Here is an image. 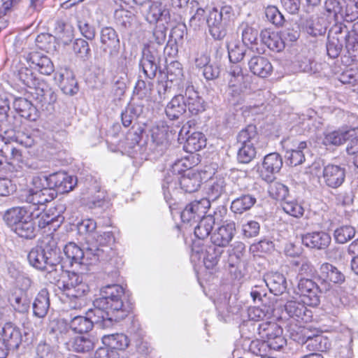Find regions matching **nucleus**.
<instances>
[{"mask_svg": "<svg viewBox=\"0 0 358 358\" xmlns=\"http://www.w3.org/2000/svg\"><path fill=\"white\" fill-rule=\"evenodd\" d=\"M258 134L256 127L252 124L248 125L243 129L237 136V141L240 145H252L257 143Z\"/></svg>", "mask_w": 358, "mask_h": 358, "instance_id": "nucleus-50", "label": "nucleus"}, {"mask_svg": "<svg viewBox=\"0 0 358 358\" xmlns=\"http://www.w3.org/2000/svg\"><path fill=\"white\" fill-rule=\"evenodd\" d=\"M229 87L231 90L233 96L238 95L241 92V83L243 80V74L241 67L238 65H233L229 71Z\"/></svg>", "mask_w": 358, "mask_h": 358, "instance_id": "nucleus-41", "label": "nucleus"}, {"mask_svg": "<svg viewBox=\"0 0 358 358\" xmlns=\"http://www.w3.org/2000/svg\"><path fill=\"white\" fill-rule=\"evenodd\" d=\"M241 31L242 41L245 45L256 43L258 37V31L248 23H242L239 27Z\"/></svg>", "mask_w": 358, "mask_h": 358, "instance_id": "nucleus-57", "label": "nucleus"}, {"mask_svg": "<svg viewBox=\"0 0 358 358\" xmlns=\"http://www.w3.org/2000/svg\"><path fill=\"white\" fill-rule=\"evenodd\" d=\"M102 50L110 60L115 59L120 49V41L116 31L111 27H103L100 34Z\"/></svg>", "mask_w": 358, "mask_h": 358, "instance_id": "nucleus-9", "label": "nucleus"}, {"mask_svg": "<svg viewBox=\"0 0 358 358\" xmlns=\"http://www.w3.org/2000/svg\"><path fill=\"white\" fill-rule=\"evenodd\" d=\"M0 339L14 350L21 344L22 334L19 328L11 323H6L3 327Z\"/></svg>", "mask_w": 358, "mask_h": 358, "instance_id": "nucleus-26", "label": "nucleus"}, {"mask_svg": "<svg viewBox=\"0 0 358 358\" xmlns=\"http://www.w3.org/2000/svg\"><path fill=\"white\" fill-rule=\"evenodd\" d=\"M282 210L288 215L294 217H301L303 215L304 208L296 201L286 200L282 203Z\"/></svg>", "mask_w": 358, "mask_h": 358, "instance_id": "nucleus-60", "label": "nucleus"}, {"mask_svg": "<svg viewBox=\"0 0 358 358\" xmlns=\"http://www.w3.org/2000/svg\"><path fill=\"white\" fill-rule=\"evenodd\" d=\"M50 308V294L47 289H42L36 296L33 302L34 315L43 318Z\"/></svg>", "mask_w": 358, "mask_h": 358, "instance_id": "nucleus-30", "label": "nucleus"}, {"mask_svg": "<svg viewBox=\"0 0 358 358\" xmlns=\"http://www.w3.org/2000/svg\"><path fill=\"white\" fill-rule=\"evenodd\" d=\"M264 282L270 292L275 295L284 293L287 289L285 277L278 272H271L264 276Z\"/></svg>", "mask_w": 358, "mask_h": 358, "instance_id": "nucleus-27", "label": "nucleus"}, {"mask_svg": "<svg viewBox=\"0 0 358 358\" xmlns=\"http://www.w3.org/2000/svg\"><path fill=\"white\" fill-rule=\"evenodd\" d=\"M73 50L76 56L83 61L91 57V50L87 41L83 38L76 39L73 44Z\"/></svg>", "mask_w": 358, "mask_h": 358, "instance_id": "nucleus-58", "label": "nucleus"}, {"mask_svg": "<svg viewBox=\"0 0 358 358\" xmlns=\"http://www.w3.org/2000/svg\"><path fill=\"white\" fill-rule=\"evenodd\" d=\"M13 108L22 117L29 120H35L36 108L24 98H17L13 101Z\"/></svg>", "mask_w": 358, "mask_h": 358, "instance_id": "nucleus-45", "label": "nucleus"}, {"mask_svg": "<svg viewBox=\"0 0 358 358\" xmlns=\"http://www.w3.org/2000/svg\"><path fill=\"white\" fill-rule=\"evenodd\" d=\"M96 299L94 301V308L87 312L89 317H92L93 324H96L103 328L110 327L113 322H117L125 317V314L117 315L112 313L108 307H99L96 304Z\"/></svg>", "mask_w": 358, "mask_h": 358, "instance_id": "nucleus-10", "label": "nucleus"}, {"mask_svg": "<svg viewBox=\"0 0 358 358\" xmlns=\"http://www.w3.org/2000/svg\"><path fill=\"white\" fill-rule=\"evenodd\" d=\"M236 233L234 221H226L210 236L211 242L219 247H226L232 241Z\"/></svg>", "mask_w": 358, "mask_h": 358, "instance_id": "nucleus-15", "label": "nucleus"}, {"mask_svg": "<svg viewBox=\"0 0 358 358\" xmlns=\"http://www.w3.org/2000/svg\"><path fill=\"white\" fill-rule=\"evenodd\" d=\"M186 110L185 96L183 94H178L168 103L165 112L170 120H176L184 114Z\"/></svg>", "mask_w": 358, "mask_h": 358, "instance_id": "nucleus-31", "label": "nucleus"}, {"mask_svg": "<svg viewBox=\"0 0 358 358\" xmlns=\"http://www.w3.org/2000/svg\"><path fill=\"white\" fill-rule=\"evenodd\" d=\"M206 145V139L201 132H194L186 139L184 149L187 152L194 153L201 150Z\"/></svg>", "mask_w": 358, "mask_h": 358, "instance_id": "nucleus-49", "label": "nucleus"}, {"mask_svg": "<svg viewBox=\"0 0 358 358\" xmlns=\"http://www.w3.org/2000/svg\"><path fill=\"white\" fill-rule=\"evenodd\" d=\"M96 339L92 336H78L74 337L69 343V347L74 352L85 353L92 350Z\"/></svg>", "mask_w": 358, "mask_h": 358, "instance_id": "nucleus-35", "label": "nucleus"}, {"mask_svg": "<svg viewBox=\"0 0 358 358\" xmlns=\"http://www.w3.org/2000/svg\"><path fill=\"white\" fill-rule=\"evenodd\" d=\"M317 278L324 292L329 291L333 285L341 284L345 281V275L329 263H324L320 266Z\"/></svg>", "mask_w": 358, "mask_h": 358, "instance_id": "nucleus-7", "label": "nucleus"}, {"mask_svg": "<svg viewBox=\"0 0 358 358\" xmlns=\"http://www.w3.org/2000/svg\"><path fill=\"white\" fill-rule=\"evenodd\" d=\"M169 15V10L163 8L162 3H152L146 14V20L150 23H156L159 20H166Z\"/></svg>", "mask_w": 358, "mask_h": 358, "instance_id": "nucleus-54", "label": "nucleus"}, {"mask_svg": "<svg viewBox=\"0 0 358 358\" xmlns=\"http://www.w3.org/2000/svg\"><path fill=\"white\" fill-rule=\"evenodd\" d=\"M356 231L351 225H342L336 228L334 232L335 241L338 244H344L354 238Z\"/></svg>", "mask_w": 358, "mask_h": 358, "instance_id": "nucleus-55", "label": "nucleus"}, {"mask_svg": "<svg viewBox=\"0 0 358 358\" xmlns=\"http://www.w3.org/2000/svg\"><path fill=\"white\" fill-rule=\"evenodd\" d=\"M22 196L27 203L31 204L29 209L39 211L44 210L43 207L45 204L56 197V192L47 186L41 189H27L24 191Z\"/></svg>", "mask_w": 358, "mask_h": 358, "instance_id": "nucleus-6", "label": "nucleus"}, {"mask_svg": "<svg viewBox=\"0 0 358 358\" xmlns=\"http://www.w3.org/2000/svg\"><path fill=\"white\" fill-rule=\"evenodd\" d=\"M201 183L199 173L189 171L180 176V188L185 192L192 193L198 190Z\"/></svg>", "mask_w": 358, "mask_h": 358, "instance_id": "nucleus-36", "label": "nucleus"}, {"mask_svg": "<svg viewBox=\"0 0 358 358\" xmlns=\"http://www.w3.org/2000/svg\"><path fill=\"white\" fill-rule=\"evenodd\" d=\"M46 180L47 186L54 189L56 195L57 193L64 194L72 191L78 182L76 176L62 171L49 175Z\"/></svg>", "mask_w": 358, "mask_h": 358, "instance_id": "nucleus-8", "label": "nucleus"}, {"mask_svg": "<svg viewBox=\"0 0 358 358\" xmlns=\"http://www.w3.org/2000/svg\"><path fill=\"white\" fill-rule=\"evenodd\" d=\"M331 236L324 231L308 233L302 236V243L308 248L324 250L331 243Z\"/></svg>", "mask_w": 358, "mask_h": 358, "instance_id": "nucleus-20", "label": "nucleus"}, {"mask_svg": "<svg viewBox=\"0 0 358 358\" xmlns=\"http://www.w3.org/2000/svg\"><path fill=\"white\" fill-rule=\"evenodd\" d=\"M62 91L68 95L76 94L78 92V83L75 79L73 73L67 69L59 73L57 78Z\"/></svg>", "mask_w": 358, "mask_h": 358, "instance_id": "nucleus-29", "label": "nucleus"}, {"mask_svg": "<svg viewBox=\"0 0 358 358\" xmlns=\"http://www.w3.org/2000/svg\"><path fill=\"white\" fill-rule=\"evenodd\" d=\"M59 210L57 214L53 212L50 213L44 212L43 210L36 211L31 210V209H29V211H31L32 219H36L38 220V226L39 228L43 229L47 226L51 225L53 229L55 230L64 221V217L61 214L64 210V207L63 206H59Z\"/></svg>", "mask_w": 358, "mask_h": 358, "instance_id": "nucleus-14", "label": "nucleus"}, {"mask_svg": "<svg viewBox=\"0 0 358 358\" xmlns=\"http://www.w3.org/2000/svg\"><path fill=\"white\" fill-rule=\"evenodd\" d=\"M305 304L306 303L303 301H288L285 305V310L290 317L307 322L311 317V312Z\"/></svg>", "mask_w": 358, "mask_h": 358, "instance_id": "nucleus-25", "label": "nucleus"}, {"mask_svg": "<svg viewBox=\"0 0 358 358\" xmlns=\"http://www.w3.org/2000/svg\"><path fill=\"white\" fill-rule=\"evenodd\" d=\"M12 230L20 237L26 239H31L36 236L35 223L31 216H29L27 219L24 220L20 223H18V224H17Z\"/></svg>", "mask_w": 358, "mask_h": 358, "instance_id": "nucleus-52", "label": "nucleus"}, {"mask_svg": "<svg viewBox=\"0 0 358 358\" xmlns=\"http://www.w3.org/2000/svg\"><path fill=\"white\" fill-rule=\"evenodd\" d=\"M250 71L260 78L269 76L273 71V66L269 60L262 56H255L248 62Z\"/></svg>", "mask_w": 358, "mask_h": 358, "instance_id": "nucleus-23", "label": "nucleus"}, {"mask_svg": "<svg viewBox=\"0 0 358 358\" xmlns=\"http://www.w3.org/2000/svg\"><path fill=\"white\" fill-rule=\"evenodd\" d=\"M282 166V159L277 152H272L265 156L262 168L261 169V176L266 182H272L273 175L280 171Z\"/></svg>", "mask_w": 358, "mask_h": 358, "instance_id": "nucleus-17", "label": "nucleus"}, {"mask_svg": "<svg viewBox=\"0 0 358 358\" xmlns=\"http://www.w3.org/2000/svg\"><path fill=\"white\" fill-rule=\"evenodd\" d=\"M257 333L269 345L270 349L280 350L287 344L282 329L275 322H263L257 324Z\"/></svg>", "mask_w": 358, "mask_h": 358, "instance_id": "nucleus-5", "label": "nucleus"}, {"mask_svg": "<svg viewBox=\"0 0 358 358\" xmlns=\"http://www.w3.org/2000/svg\"><path fill=\"white\" fill-rule=\"evenodd\" d=\"M256 156V150L252 145H240L237 158L239 162L248 164Z\"/></svg>", "mask_w": 358, "mask_h": 358, "instance_id": "nucleus-64", "label": "nucleus"}, {"mask_svg": "<svg viewBox=\"0 0 358 358\" xmlns=\"http://www.w3.org/2000/svg\"><path fill=\"white\" fill-rule=\"evenodd\" d=\"M221 251L215 245L205 248L194 246L191 258L193 261L202 262L207 268H212L218 263Z\"/></svg>", "mask_w": 358, "mask_h": 358, "instance_id": "nucleus-12", "label": "nucleus"}, {"mask_svg": "<svg viewBox=\"0 0 358 358\" xmlns=\"http://www.w3.org/2000/svg\"><path fill=\"white\" fill-rule=\"evenodd\" d=\"M297 342L304 346L309 351L324 352L330 348L331 343L329 339L322 335L308 336L306 332L300 336Z\"/></svg>", "mask_w": 358, "mask_h": 358, "instance_id": "nucleus-19", "label": "nucleus"}, {"mask_svg": "<svg viewBox=\"0 0 358 358\" xmlns=\"http://www.w3.org/2000/svg\"><path fill=\"white\" fill-rule=\"evenodd\" d=\"M233 15L234 10L230 6H223L220 10L213 8L210 11L206 22L215 39L224 38L227 34L226 27Z\"/></svg>", "mask_w": 358, "mask_h": 358, "instance_id": "nucleus-4", "label": "nucleus"}, {"mask_svg": "<svg viewBox=\"0 0 358 358\" xmlns=\"http://www.w3.org/2000/svg\"><path fill=\"white\" fill-rule=\"evenodd\" d=\"M229 58L231 62L238 63L241 61L245 54L246 48L240 42H231L227 45Z\"/></svg>", "mask_w": 358, "mask_h": 358, "instance_id": "nucleus-56", "label": "nucleus"}, {"mask_svg": "<svg viewBox=\"0 0 358 358\" xmlns=\"http://www.w3.org/2000/svg\"><path fill=\"white\" fill-rule=\"evenodd\" d=\"M345 48L352 61L358 62V21L353 24L351 35H347Z\"/></svg>", "mask_w": 358, "mask_h": 358, "instance_id": "nucleus-48", "label": "nucleus"}, {"mask_svg": "<svg viewBox=\"0 0 358 358\" xmlns=\"http://www.w3.org/2000/svg\"><path fill=\"white\" fill-rule=\"evenodd\" d=\"M269 193L274 199L283 202L287 199L289 189L282 183L274 182L270 186Z\"/></svg>", "mask_w": 358, "mask_h": 358, "instance_id": "nucleus-63", "label": "nucleus"}, {"mask_svg": "<svg viewBox=\"0 0 358 358\" xmlns=\"http://www.w3.org/2000/svg\"><path fill=\"white\" fill-rule=\"evenodd\" d=\"M114 17L117 26L122 30L131 28L134 20V15L125 8L116 9Z\"/></svg>", "mask_w": 358, "mask_h": 358, "instance_id": "nucleus-53", "label": "nucleus"}, {"mask_svg": "<svg viewBox=\"0 0 358 358\" xmlns=\"http://www.w3.org/2000/svg\"><path fill=\"white\" fill-rule=\"evenodd\" d=\"M298 289L301 301L310 306H317L320 303V293L322 290L310 278H301L298 283Z\"/></svg>", "mask_w": 358, "mask_h": 358, "instance_id": "nucleus-11", "label": "nucleus"}, {"mask_svg": "<svg viewBox=\"0 0 358 358\" xmlns=\"http://www.w3.org/2000/svg\"><path fill=\"white\" fill-rule=\"evenodd\" d=\"M306 141H301L296 148L287 150L285 157L291 166H298L305 161L304 150H307Z\"/></svg>", "mask_w": 358, "mask_h": 358, "instance_id": "nucleus-47", "label": "nucleus"}, {"mask_svg": "<svg viewBox=\"0 0 358 358\" xmlns=\"http://www.w3.org/2000/svg\"><path fill=\"white\" fill-rule=\"evenodd\" d=\"M162 189L166 201L171 199L173 196L180 189V176L173 172L168 173L164 179Z\"/></svg>", "mask_w": 358, "mask_h": 358, "instance_id": "nucleus-39", "label": "nucleus"}, {"mask_svg": "<svg viewBox=\"0 0 358 358\" xmlns=\"http://www.w3.org/2000/svg\"><path fill=\"white\" fill-rule=\"evenodd\" d=\"M8 301L13 309L20 313H27L30 308L31 300L27 291L15 287L10 290Z\"/></svg>", "mask_w": 358, "mask_h": 358, "instance_id": "nucleus-18", "label": "nucleus"}, {"mask_svg": "<svg viewBox=\"0 0 358 358\" xmlns=\"http://www.w3.org/2000/svg\"><path fill=\"white\" fill-rule=\"evenodd\" d=\"M26 60L42 74L50 75L54 71L52 62L43 52H31L27 55Z\"/></svg>", "mask_w": 358, "mask_h": 358, "instance_id": "nucleus-21", "label": "nucleus"}, {"mask_svg": "<svg viewBox=\"0 0 358 358\" xmlns=\"http://www.w3.org/2000/svg\"><path fill=\"white\" fill-rule=\"evenodd\" d=\"M114 242V236L111 231H105L102 234H99L96 236L94 243H90L89 245H94L99 250H105L106 248H109L110 252H108V255L106 259H100L101 261H108L111 259L114 255L115 252L110 247V244Z\"/></svg>", "mask_w": 358, "mask_h": 358, "instance_id": "nucleus-43", "label": "nucleus"}, {"mask_svg": "<svg viewBox=\"0 0 358 358\" xmlns=\"http://www.w3.org/2000/svg\"><path fill=\"white\" fill-rule=\"evenodd\" d=\"M96 228V222L92 219L83 220L78 225V230L81 234H87L86 242L87 245L90 243L95 236L94 235V230Z\"/></svg>", "mask_w": 358, "mask_h": 358, "instance_id": "nucleus-59", "label": "nucleus"}, {"mask_svg": "<svg viewBox=\"0 0 358 358\" xmlns=\"http://www.w3.org/2000/svg\"><path fill=\"white\" fill-rule=\"evenodd\" d=\"M104 345H109L118 351L124 350L129 344L128 337L123 334L105 335L102 337Z\"/></svg>", "mask_w": 358, "mask_h": 358, "instance_id": "nucleus-46", "label": "nucleus"}, {"mask_svg": "<svg viewBox=\"0 0 358 358\" xmlns=\"http://www.w3.org/2000/svg\"><path fill=\"white\" fill-rule=\"evenodd\" d=\"M217 213H215L214 215H208L202 217L194 228V235L199 239H205L210 234L213 226L215 224V216Z\"/></svg>", "mask_w": 358, "mask_h": 358, "instance_id": "nucleus-38", "label": "nucleus"}, {"mask_svg": "<svg viewBox=\"0 0 358 358\" xmlns=\"http://www.w3.org/2000/svg\"><path fill=\"white\" fill-rule=\"evenodd\" d=\"M31 266L47 272V278L57 283L58 288L68 299L69 307L73 309L85 306L90 294L89 285L83 281V277L74 272L64 271L60 264L59 250L56 240L46 236L28 254Z\"/></svg>", "mask_w": 358, "mask_h": 358, "instance_id": "nucleus-1", "label": "nucleus"}, {"mask_svg": "<svg viewBox=\"0 0 358 358\" xmlns=\"http://www.w3.org/2000/svg\"><path fill=\"white\" fill-rule=\"evenodd\" d=\"M124 289L117 284L108 285L103 287L100 291V297L96 299V305L101 307H108L112 313L117 315L122 313L127 316L129 310L124 304Z\"/></svg>", "mask_w": 358, "mask_h": 358, "instance_id": "nucleus-3", "label": "nucleus"}, {"mask_svg": "<svg viewBox=\"0 0 358 358\" xmlns=\"http://www.w3.org/2000/svg\"><path fill=\"white\" fill-rule=\"evenodd\" d=\"M13 76L22 84L30 88L36 84V78L32 71L20 62H15L11 67Z\"/></svg>", "mask_w": 358, "mask_h": 358, "instance_id": "nucleus-24", "label": "nucleus"}, {"mask_svg": "<svg viewBox=\"0 0 358 358\" xmlns=\"http://www.w3.org/2000/svg\"><path fill=\"white\" fill-rule=\"evenodd\" d=\"M152 143L150 146L158 154H162L169 145L167 129L165 127H156L151 131Z\"/></svg>", "mask_w": 358, "mask_h": 358, "instance_id": "nucleus-33", "label": "nucleus"}, {"mask_svg": "<svg viewBox=\"0 0 358 358\" xmlns=\"http://www.w3.org/2000/svg\"><path fill=\"white\" fill-rule=\"evenodd\" d=\"M354 129H339L334 131H326L323 134L322 143L324 145L338 146L343 144L354 136Z\"/></svg>", "mask_w": 358, "mask_h": 358, "instance_id": "nucleus-22", "label": "nucleus"}, {"mask_svg": "<svg viewBox=\"0 0 358 358\" xmlns=\"http://www.w3.org/2000/svg\"><path fill=\"white\" fill-rule=\"evenodd\" d=\"M140 67L146 78L153 79L158 69L157 57L150 50L144 51L140 61Z\"/></svg>", "mask_w": 358, "mask_h": 358, "instance_id": "nucleus-34", "label": "nucleus"}, {"mask_svg": "<svg viewBox=\"0 0 358 358\" xmlns=\"http://www.w3.org/2000/svg\"><path fill=\"white\" fill-rule=\"evenodd\" d=\"M92 317L76 316L70 322L69 327L78 334L87 333L93 328Z\"/></svg>", "mask_w": 358, "mask_h": 358, "instance_id": "nucleus-51", "label": "nucleus"}, {"mask_svg": "<svg viewBox=\"0 0 358 358\" xmlns=\"http://www.w3.org/2000/svg\"><path fill=\"white\" fill-rule=\"evenodd\" d=\"M259 36L261 41L273 51L280 52L285 48L282 38L276 32L266 29L261 31Z\"/></svg>", "mask_w": 358, "mask_h": 358, "instance_id": "nucleus-32", "label": "nucleus"}, {"mask_svg": "<svg viewBox=\"0 0 358 358\" xmlns=\"http://www.w3.org/2000/svg\"><path fill=\"white\" fill-rule=\"evenodd\" d=\"M110 251L109 248H106L105 250H99L95 246L89 245H87L83 250L72 242L69 243L64 248V255L71 264L86 265L94 264L99 262L100 259H106Z\"/></svg>", "mask_w": 358, "mask_h": 358, "instance_id": "nucleus-2", "label": "nucleus"}, {"mask_svg": "<svg viewBox=\"0 0 358 358\" xmlns=\"http://www.w3.org/2000/svg\"><path fill=\"white\" fill-rule=\"evenodd\" d=\"M207 189V197L201 199H207L210 205V201H216L224 192L226 182L223 178H214L209 180Z\"/></svg>", "mask_w": 358, "mask_h": 358, "instance_id": "nucleus-42", "label": "nucleus"}, {"mask_svg": "<svg viewBox=\"0 0 358 358\" xmlns=\"http://www.w3.org/2000/svg\"><path fill=\"white\" fill-rule=\"evenodd\" d=\"M303 28L310 36H322L327 31L326 21L323 17L318 15H312L306 20Z\"/></svg>", "mask_w": 358, "mask_h": 358, "instance_id": "nucleus-40", "label": "nucleus"}, {"mask_svg": "<svg viewBox=\"0 0 358 358\" xmlns=\"http://www.w3.org/2000/svg\"><path fill=\"white\" fill-rule=\"evenodd\" d=\"M352 31H350L347 26L342 22L334 24L329 31V38H336L345 41L347 35H351Z\"/></svg>", "mask_w": 358, "mask_h": 358, "instance_id": "nucleus-61", "label": "nucleus"}, {"mask_svg": "<svg viewBox=\"0 0 358 358\" xmlns=\"http://www.w3.org/2000/svg\"><path fill=\"white\" fill-rule=\"evenodd\" d=\"M210 208L207 199L195 200L186 206L181 213V220L183 222L191 223L199 220Z\"/></svg>", "mask_w": 358, "mask_h": 358, "instance_id": "nucleus-13", "label": "nucleus"}, {"mask_svg": "<svg viewBox=\"0 0 358 358\" xmlns=\"http://www.w3.org/2000/svg\"><path fill=\"white\" fill-rule=\"evenodd\" d=\"M260 225L255 220H250L241 226V234L243 238H252L259 235Z\"/></svg>", "mask_w": 358, "mask_h": 358, "instance_id": "nucleus-62", "label": "nucleus"}, {"mask_svg": "<svg viewBox=\"0 0 358 358\" xmlns=\"http://www.w3.org/2000/svg\"><path fill=\"white\" fill-rule=\"evenodd\" d=\"M257 202V199L252 194H246L235 199L231 204V210L237 214H242L250 210Z\"/></svg>", "mask_w": 358, "mask_h": 358, "instance_id": "nucleus-44", "label": "nucleus"}, {"mask_svg": "<svg viewBox=\"0 0 358 358\" xmlns=\"http://www.w3.org/2000/svg\"><path fill=\"white\" fill-rule=\"evenodd\" d=\"M185 105L189 113L196 115L204 110L203 101L192 85L186 87L185 94Z\"/></svg>", "mask_w": 358, "mask_h": 358, "instance_id": "nucleus-28", "label": "nucleus"}, {"mask_svg": "<svg viewBox=\"0 0 358 358\" xmlns=\"http://www.w3.org/2000/svg\"><path fill=\"white\" fill-rule=\"evenodd\" d=\"M323 179L327 186L338 188L344 182L346 170L344 166L328 164L323 169Z\"/></svg>", "mask_w": 358, "mask_h": 358, "instance_id": "nucleus-16", "label": "nucleus"}, {"mask_svg": "<svg viewBox=\"0 0 358 358\" xmlns=\"http://www.w3.org/2000/svg\"><path fill=\"white\" fill-rule=\"evenodd\" d=\"M31 216V211L24 207H14L8 209L4 214L3 219L6 224L13 229L18 223Z\"/></svg>", "mask_w": 358, "mask_h": 358, "instance_id": "nucleus-37", "label": "nucleus"}]
</instances>
